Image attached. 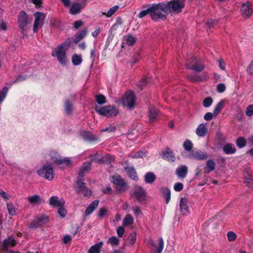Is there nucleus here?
<instances>
[{
	"label": "nucleus",
	"mask_w": 253,
	"mask_h": 253,
	"mask_svg": "<svg viewBox=\"0 0 253 253\" xmlns=\"http://www.w3.org/2000/svg\"><path fill=\"white\" fill-rule=\"evenodd\" d=\"M170 12V6L169 3L166 2L153 4L149 7V14L152 19L155 21L164 20L167 15Z\"/></svg>",
	"instance_id": "f257e3e1"
},
{
	"label": "nucleus",
	"mask_w": 253,
	"mask_h": 253,
	"mask_svg": "<svg viewBox=\"0 0 253 253\" xmlns=\"http://www.w3.org/2000/svg\"><path fill=\"white\" fill-rule=\"evenodd\" d=\"M72 40L69 38L65 41L58 44L52 51L51 55L56 58L58 62L62 65H65L68 60L66 52L70 48Z\"/></svg>",
	"instance_id": "f03ea898"
},
{
	"label": "nucleus",
	"mask_w": 253,
	"mask_h": 253,
	"mask_svg": "<svg viewBox=\"0 0 253 253\" xmlns=\"http://www.w3.org/2000/svg\"><path fill=\"white\" fill-rule=\"evenodd\" d=\"M95 111L99 115L106 117H113L119 114V110L114 105H106L95 107Z\"/></svg>",
	"instance_id": "7ed1b4c3"
},
{
	"label": "nucleus",
	"mask_w": 253,
	"mask_h": 253,
	"mask_svg": "<svg viewBox=\"0 0 253 253\" xmlns=\"http://www.w3.org/2000/svg\"><path fill=\"white\" fill-rule=\"evenodd\" d=\"M37 174L41 177L51 181L55 175V172L50 165H44L37 171Z\"/></svg>",
	"instance_id": "20e7f679"
},
{
	"label": "nucleus",
	"mask_w": 253,
	"mask_h": 253,
	"mask_svg": "<svg viewBox=\"0 0 253 253\" xmlns=\"http://www.w3.org/2000/svg\"><path fill=\"white\" fill-rule=\"evenodd\" d=\"M186 65L187 68L197 72L202 71L204 69L201 61L194 56H191L186 60Z\"/></svg>",
	"instance_id": "39448f33"
},
{
	"label": "nucleus",
	"mask_w": 253,
	"mask_h": 253,
	"mask_svg": "<svg viewBox=\"0 0 253 253\" xmlns=\"http://www.w3.org/2000/svg\"><path fill=\"white\" fill-rule=\"evenodd\" d=\"M131 196L139 202H143L147 199L146 192L145 189L139 186H136L131 192Z\"/></svg>",
	"instance_id": "423d86ee"
},
{
	"label": "nucleus",
	"mask_w": 253,
	"mask_h": 253,
	"mask_svg": "<svg viewBox=\"0 0 253 253\" xmlns=\"http://www.w3.org/2000/svg\"><path fill=\"white\" fill-rule=\"evenodd\" d=\"M123 105L129 109L133 108L135 102V97L132 91L126 93L121 100Z\"/></svg>",
	"instance_id": "0eeeda50"
},
{
	"label": "nucleus",
	"mask_w": 253,
	"mask_h": 253,
	"mask_svg": "<svg viewBox=\"0 0 253 253\" xmlns=\"http://www.w3.org/2000/svg\"><path fill=\"white\" fill-rule=\"evenodd\" d=\"M49 218L45 214H40L37 215L30 225V228H36L39 227L44 224L47 223Z\"/></svg>",
	"instance_id": "6e6552de"
},
{
	"label": "nucleus",
	"mask_w": 253,
	"mask_h": 253,
	"mask_svg": "<svg viewBox=\"0 0 253 253\" xmlns=\"http://www.w3.org/2000/svg\"><path fill=\"white\" fill-rule=\"evenodd\" d=\"M35 21L33 25V31L37 33L40 28H41L46 17L44 13L41 12H36L34 14Z\"/></svg>",
	"instance_id": "1a4fd4ad"
},
{
	"label": "nucleus",
	"mask_w": 253,
	"mask_h": 253,
	"mask_svg": "<svg viewBox=\"0 0 253 253\" xmlns=\"http://www.w3.org/2000/svg\"><path fill=\"white\" fill-rule=\"evenodd\" d=\"M111 181L116 186L117 191H125L127 189V186L124 179L119 175L113 176L112 177Z\"/></svg>",
	"instance_id": "9d476101"
},
{
	"label": "nucleus",
	"mask_w": 253,
	"mask_h": 253,
	"mask_svg": "<svg viewBox=\"0 0 253 253\" xmlns=\"http://www.w3.org/2000/svg\"><path fill=\"white\" fill-rule=\"evenodd\" d=\"M169 3L170 6V11L173 10L176 12H180L185 4V0H172L170 2H166Z\"/></svg>",
	"instance_id": "9b49d317"
},
{
	"label": "nucleus",
	"mask_w": 253,
	"mask_h": 253,
	"mask_svg": "<svg viewBox=\"0 0 253 253\" xmlns=\"http://www.w3.org/2000/svg\"><path fill=\"white\" fill-rule=\"evenodd\" d=\"M253 11V5L250 2H247L242 4L241 7V12L242 15L245 18H248L251 16Z\"/></svg>",
	"instance_id": "f8f14e48"
},
{
	"label": "nucleus",
	"mask_w": 253,
	"mask_h": 253,
	"mask_svg": "<svg viewBox=\"0 0 253 253\" xmlns=\"http://www.w3.org/2000/svg\"><path fill=\"white\" fill-rule=\"evenodd\" d=\"M188 158L197 160H204L208 158V155L207 153L197 150L193 151L187 156Z\"/></svg>",
	"instance_id": "ddd939ff"
},
{
	"label": "nucleus",
	"mask_w": 253,
	"mask_h": 253,
	"mask_svg": "<svg viewBox=\"0 0 253 253\" xmlns=\"http://www.w3.org/2000/svg\"><path fill=\"white\" fill-rule=\"evenodd\" d=\"M46 159L51 161L54 164L58 165L61 157L58 153L54 150L48 151L45 156Z\"/></svg>",
	"instance_id": "4468645a"
},
{
	"label": "nucleus",
	"mask_w": 253,
	"mask_h": 253,
	"mask_svg": "<svg viewBox=\"0 0 253 253\" xmlns=\"http://www.w3.org/2000/svg\"><path fill=\"white\" fill-rule=\"evenodd\" d=\"M18 22L20 29L23 31L26 30L28 21L27 15L25 12L22 11L20 12L18 16Z\"/></svg>",
	"instance_id": "2eb2a0df"
},
{
	"label": "nucleus",
	"mask_w": 253,
	"mask_h": 253,
	"mask_svg": "<svg viewBox=\"0 0 253 253\" xmlns=\"http://www.w3.org/2000/svg\"><path fill=\"white\" fill-rule=\"evenodd\" d=\"M180 211L183 215H186L189 214V208L188 206V201L185 198H181L179 203Z\"/></svg>",
	"instance_id": "dca6fc26"
},
{
	"label": "nucleus",
	"mask_w": 253,
	"mask_h": 253,
	"mask_svg": "<svg viewBox=\"0 0 253 253\" xmlns=\"http://www.w3.org/2000/svg\"><path fill=\"white\" fill-rule=\"evenodd\" d=\"M49 204L54 207H63L65 204V201L62 198H59L57 196H54L50 198Z\"/></svg>",
	"instance_id": "f3484780"
},
{
	"label": "nucleus",
	"mask_w": 253,
	"mask_h": 253,
	"mask_svg": "<svg viewBox=\"0 0 253 253\" xmlns=\"http://www.w3.org/2000/svg\"><path fill=\"white\" fill-rule=\"evenodd\" d=\"M85 5V3L83 2H75L71 6L70 12L72 14H76L80 12L81 10L83 8Z\"/></svg>",
	"instance_id": "a211bd4d"
},
{
	"label": "nucleus",
	"mask_w": 253,
	"mask_h": 253,
	"mask_svg": "<svg viewBox=\"0 0 253 253\" xmlns=\"http://www.w3.org/2000/svg\"><path fill=\"white\" fill-rule=\"evenodd\" d=\"M16 244V243L14 238L11 236L3 241L1 248L3 250H6L15 246Z\"/></svg>",
	"instance_id": "6ab92c4d"
},
{
	"label": "nucleus",
	"mask_w": 253,
	"mask_h": 253,
	"mask_svg": "<svg viewBox=\"0 0 253 253\" xmlns=\"http://www.w3.org/2000/svg\"><path fill=\"white\" fill-rule=\"evenodd\" d=\"M99 201L98 200H94L91 202L86 208L84 214L85 216L90 215L98 207Z\"/></svg>",
	"instance_id": "aec40b11"
},
{
	"label": "nucleus",
	"mask_w": 253,
	"mask_h": 253,
	"mask_svg": "<svg viewBox=\"0 0 253 253\" xmlns=\"http://www.w3.org/2000/svg\"><path fill=\"white\" fill-rule=\"evenodd\" d=\"M158 241L159 242V246L158 247L155 246L154 241L152 239L149 240L148 241V243L149 245L155 247L156 249L155 253H162L164 246V241L162 238H159Z\"/></svg>",
	"instance_id": "412c9836"
},
{
	"label": "nucleus",
	"mask_w": 253,
	"mask_h": 253,
	"mask_svg": "<svg viewBox=\"0 0 253 253\" xmlns=\"http://www.w3.org/2000/svg\"><path fill=\"white\" fill-rule=\"evenodd\" d=\"M8 213L11 215H16L19 212L18 206L11 203H7Z\"/></svg>",
	"instance_id": "4be33fe9"
},
{
	"label": "nucleus",
	"mask_w": 253,
	"mask_h": 253,
	"mask_svg": "<svg viewBox=\"0 0 253 253\" xmlns=\"http://www.w3.org/2000/svg\"><path fill=\"white\" fill-rule=\"evenodd\" d=\"M163 157L169 161L174 162L175 160L174 155L172 151L169 148L162 152Z\"/></svg>",
	"instance_id": "5701e85b"
},
{
	"label": "nucleus",
	"mask_w": 253,
	"mask_h": 253,
	"mask_svg": "<svg viewBox=\"0 0 253 253\" xmlns=\"http://www.w3.org/2000/svg\"><path fill=\"white\" fill-rule=\"evenodd\" d=\"M188 169L186 166L181 165L176 170V174L179 178H184L187 175Z\"/></svg>",
	"instance_id": "b1692460"
},
{
	"label": "nucleus",
	"mask_w": 253,
	"mask_h": 253,
	"mask_svg": "<svg viewBox=\"0 0 253 253\" xmlns=\"http://www.w3.org/2000/svg\"><path fill=\"white\" fill-rule=\"evenodd\" d=\"M74 100H71L67 99L64 103V109L66 113L68 115L71 114L73 111V102Z\"/></svg>",
	"instance_id": "393cba45"
},
{
	"label": "nucleus",
	"mask_w": 253,
	"mask_h": 253,
	"mask_svg": "<svg viewBox=\"0 0 253 253\" xmlns=\"http://www.w3.org/2000/svg\"><path fill=\"white\" fill-rule=\"evenodd\" d=\"M103 245L102 241L91 246L87 251V253H100Z\"/></svg>",
	"instance_id": "a878e982"
},
{
	"label": "nucleus",
	"mask_w": 253,
	"mask_h": 253,
	"mask_svg": "<svg viewBox=\"0 0 253 253\" xmlns=\"http://www.w3.org/2000/svg\"><path fill=\"white\" fill-rule=\"evenodd\" d=\"M208 132V129L203 124H200L196 129V134L200 137L205 136Z\"/></svg>",
	"instance_id": "bb28decb"
},
{
	"label": "nucleus",
	"mask_w": 253,
	"mask_h": 253,
	"mask_svg": "<svg viewBox=\"0 0 253 253\" xmlns=\"http://www.w3.org/2000/svg\"><path fill=\"white\" fill-rule=\"evenodd\" d=\"M126 171L128 176L134 180H137L138 177L135 169L133 167H128L125 168Z\"/></svg>",
	"instance_id": "cd10ccee"
},
{
	"label": "nucleus",
	"mask_w": 253,
	"mask_h": 253,
	"mask_svg": "<svg viewBox=\"0 0 253 253\" xmlns=\"http://www.w3.org/2000/svg\"><path fill=\"white\" fill-rule=\"evenodd\" d=\"M91 163L90 162H86L84 163L83 166L81 167L79 172V176L82 177L84 176L85 173L89 171L90 169Z\"/></svg>",
	"instance_id": "c85d7f7f"
},
{
	"label": "nucleus",
	"mask_w": 253,
	"mask_h": 253,
	"mask_svg": "<svg viewBox=\"0 0 253 253\" xmlns=\"http://www.w3.org/2000/svg\"><path fill=\"white\" fill-rule=\"evenodd\" d=\"M159 116V111L155 107H151L149 110V118L150 121L155 120Z\"/></svg>",
	"instance_id": "c756f323"
},
{
	"label": "nucleus",
	"mask_w": 253,
	"mask_h": 253,
	"mask_svg": "<svg viewBox=\"0 0 253 253\" xmlns=\"http://www.w3.org/2000/svg\"><path fill=\"white\" fill-rule=\"evenodd\" d=\"M223 150L226 154H232L235 153L236 148L233 144H227L223 147Z\"/></svg>",
	"instance_id": "7c9ffc66"
},
{
	"label": "nucleus",
	"mask_w": 253,
	"mask_h": 253,
	"mask_svg": "<svg viewBox=\"0 0 253 253\" xmlns=\"http://www.w3.org/2000/svg\"><path fill=\"white\" fill-rule=\"evenodd\" d=\"M123 41V44L126 43L129 46H131L135 42L136 38L131 35H127L124 37Z\"/></svg>",
	"instance_id": "2f4dec72"
},
{
	"label": "nucleus",
	"mask_w": 253,
	"mask_h": 253,
	"mask_svg": "<svg viewBox=\"0 0 253 253\" xmlns=\"http://www.w3.org/2000/svg\"><path fill=\"white\" fill-rule=\"evenodd\" d=\"M160 193L163 197L166 198V203L168 204L171 197L170 190L168 188L163 187L160 189Z\"/></svg>",
	"instance_id": "473e14b6"
},
{
	"label": "nucleus",
	"mask_w": 253,
	"mask_h": 253,
	"mask_svg": "<svg viewBox=\"0 0 253 253\" xmlns=\"http://www.w3.org/2000/svg\"><path fill=\"white\" fill-rule=\"evenodd\" d=\"M156 177L152 172H147L144 176V180L146 183L152 184L155 180Z\"/></svg>",
	"instance_id": "72a5a7b5"
},
{
	"label": "nucleus",
	"mask_w": 253,
	"mask_h": 253,
	"mask_svg": "<svg viewBox=\"0 0 253 253\" xmlns=\"http://www.w3.org/2000/svg\"><path fill=\"white\" fill-rule=\"evenodd\" d=\"M73 159H74V158L67 157L64 158L61 157L58 165H63L65 166H70L73 163Z\"/></svg>",
	"instance_id": "f704fd0d"
},
{
	"label": "nucleus",
	"mask_w": 253,
	"mask_h": 253,
	"mask_svg": "<svg viewBox=\"0 0 253 253\" xmlns=\"http://www.w3.org/2000/svg\"><path fill=\"white\" fill-rule=\"evenodd\" d=\"M81 136L85 140L88 141H93L95 139L94 136L87 131H81L80 132Z\"/></svg>",
	"instance_id": "c9c22d12"
},
{
	"label": "nucleus",
	"mask_w": 253,
	"mask_h": 253,
	"mask_svg": "<svg viewBox=\"0 0 253 253\" xmlns=\"http://www.w3.org/2000/svg\"><path fill=\"white\" fill-rule=\"evenodd\" d=\"M86 187L85 183L82 180H78L77 181V187L76 191L79 195L81 194L82 191Z\"/></svg>",
	"instance_id": "e433bc0d"
},
{
	"label": "nucleus",
	"mask_w": 253,
	"mask_h": 253,
	"mask_svg": "<svg viewBox=\"0 0 253 253\" xmlns=\"http://www.w3.org/2000/svg\"><path fill=\"white\" fill-rule=\"evenodd\" d=\"M215 167V164L213 159H210L207 161L206 170L207 173L213 171Z\"/></svg>",
	"instance_id": "4c0bfd02"
},
{
	"label": "nucleus",
	"mask_w": 253,
	"mask_h": 253,
	"mask_svg": "<svg viewBox=\"0 0 253 253\" xmlns=\"http://www.w3.org/2000/svg\"><path fill=\"white\" fill-rule=\"evenodd\" d=\"M82 57L80 54H74L72 57V62L74 65L78 66L80 65L82 62Z\"/></svg>",
	"instance_id": "58836bf2"
},
{
	"label": "nucleus",
	"mask_w": 253,
	"mask_h": 253,
	"mask_svg": "<svg viewBox=\"0 0 253 253\" xmlns=\"http://www.w3.org/2000/svg\"><path fill=\"white\" fill-rule=\"evenodd\" d=\"M87 31L86 30H83L81 31L74 38L73 42L74 43H78L84 39L86 35Z\"/></svg>",
	"instance_id": "ea45409f"
},
{
	"label": "nucleus",
	"mask_w": 253,
	"mask_h": 253,
	"mask_svg": "<svg viewBox=\"0 0 253 253\" xmlns=\"http://www.w3.org/2000/svg\"><path fill=\"white\" fill-rule=\"evenodd\" d=\"M134 219L132 216L129 214H126L123 221V225L125 226H126L132 224L133 223Z\"/></svg>",
	"instance_id": "a19ab883"
},
{
	"label": "nucleus",
	"mask_w": 253,
	"mask_h": 253,
	"mask_svg": "<svg viewBox=\"0 0 253 253\" xmlns=\"http://www.w3.org/2000/svg\"><path fill=\"white\" fill-rule=\"evenodd\" d=\"M29 202L32 204H35L38 203L44 202V201L41 199L40 196L38 195H35L28 197Z\"/></svg>",
	"instance_id": "79ce46f5"
},
{
	"label": "nucleus",
	"mask_w": 253,
	"mask_h": 253,
	"mask_svg": "<svg viewBox=\"0 0 253 253\" xmlns=\"http://www.w3.org/2000/svg\"><path fill=\"white\" fill-rule=\"evenodd\" d=\"M119 6L118 5H114L112 7L109 9V10L107 12H102V14L104 15H106L108 17H110L112 16L118 9Z\"/></svg>",
	"instance_id": "37998d69"
},
{
	"label": "nucleus",
	"mask_w": 253,
	"mask_h": 253,
	"mask_svg": "<svg viewBox=\"0 0 253 253\" xmlns=\"http://www.w3.org/2000/svg\"><path fill=\"white\" fill-rule=\"evenodd\" d=\"M244 182L247 184V185L249 187H253V178L252 176L248 173L247 175H244Z\"/></svg>",
	"instance_id": "c03bdc74"
},
{
	"label": "nucleus",
	"mask_w": 253,
	"mask_h": 253,
	"mask_svg": "<svg viewBox=\"0 0 253 253\" xmlns=\"http://www.w3.org/2000/svg\"><path fill=\"white\" fill-rule=\"evenodd\" d=\"M120 240L116 236L110 237L107 241V244H110L112 247L117 246L119 244Z\"/></svg>",
	"instance_id": "a18cd8bd"
},
{
	"label": "nucleus",
	"mask_w": 253,
	"mask_h": 253,
	"mask_svg": "<svg viewBox=\"0 0 253 253\" xmlns=\"http://www.w3.org/2000/svg\"><path fill=\"white\" fill-rule=\"evenodd\" d=\"M224 105V101L223 100L219 101L216 105L215 106L214 110H213V115L216 116L221 111L222 108L223 107Z\"/></svg>",
	"instance_id": "49530a36"
},
{
	"label": "nucleus",
	"mask_w": 253,
	"mask_h": 253,
	"mask_svg": "<svg viewBox=\"0 0 253 253\" xmlns=\"http://www.w3.org/2000/svg\"><path fill=\"white\" fill-rule=\"evenodd\" d=\"M236 145L239 148L244 147L246 145V140L243 137H240L236 140Z\"/></svg>",
	"instance_id": "de8ad7c7"
},
{
	"label": "nucleus",
	"mask_w": 253,
	"mask_h": 253,
	"mask_svg": "<svg viewBox=\"0 0 253 253\" xmlns=\"http://www.w3.org/2000/svg\"><path fill=\"white\" fill-rule=\"evenodd\" d=\"M8 90V87L5 86L0 91V103L2 102L4 100L7 95Z\"/></svg>",
	"instance_id": "09e8293b"
},
{
	"label": "nucleus",
	"mask_w": 253,
	"mask_h": 253,
	"mask_svg": "<svg viewBox=\"0 0 253 253\" xmlns=\"http://www.w3.org/2000/svg\"><path fill=\"white\" fill-rule=\"evenodd\" d=\"M184 150L187 152H189L193 148V144L190 140H186L183 145Z\"/></svg>",
	"instance_id": "8fccbe9b"
},
{
	"label": "nucleus",
	"mask_w": 253,
	"mask_h": 253,
	"mask_svg": "<svg viewBox=\"0 0 253 253\" xmlns=\"http://www.w3.org/2000/svg\"><path fill=\"white\" fill-rule=\"evenodd\" d=\"M114 160V157L109 155H106L102 157L101 163L109 164Z\"/></svg>",
	"instance_id": "3c124183"
},
{
	"label": "nucleus",
	"mask_w": 253,
	"mask_h": 253,
	"mask_svg": "<svg viewBox=\"0 0 253 253\" xmlns=\"http://www.w3.org/2000/svg\"><path fill=\"white\" fill-rule=\"evenodd\" d=\"M96 101L100 105H102L106 102V98L102 94H99L96 96Z\"/></svg>",
	"instance_id": "603ef678"
},
{
	"label": "nucleus",
	"mask_w": 253,
	"mask_h": 253,
	"mask_svg": "<svg viewBox=\"0 0 253 253\" xmlns=\"http://www.w3.org/2000/svg\"><path fill=\"white\" fill-rule=\"evenodd\" d=\"M213 102L212 99L211 97H207L206 98H205L203 100V106L206 107L208 108L211 106Z\"/></svg>",
	"instance_id": "864d4df0"
},
{
	"label": "nucleus",
	"mask_w": 253,
	"mask_h": 253,
	"mask_svg": "<svg viewBox=\"0 0 253 253\" xmlns=\"http://www.w3.org/2000/svg\"><path fill=\"white\" fill-rule=\"evenodd\" d=\"M189 79L192 81V82H197L202 80H205L208 79V76L207 75H204V77L203 78L200 77L199 76H189Z\"/></svg>",
	"instance_id": "5fc2aeb1"
},
{
	"label": "nucleus",
	"mask_w": 253,
	"mask_h": 253,
	"mask_svg": "<svg viewBox=\"0 0 253 253\" xmlns=\"http://www.w3.org/2000/svg\"><path fill=\"white\" fill-rule=\"evenodd\" d=\"M146 156V151L141 150L138 151L136 154L131 156L132 158H140Z\"/></svg>",
	"instance_id": "6e6d98bb"
},
{
	"label": "nucleus",
	"mask_w": 253,
	"mask_h": 253,
	"mask_svg": "<svg viewBox=\"0 0 253 253\" xmlns=\"http://www.w3.org/2000/svg\"><path fill=\"white\" fill-rule=\"evenodd\" d=\"M108 212L107 209L106 208H102L98 212V217L102 218L107 214Z\"/></svg>",
	"instance_id": "4d7b16f0"
},
{
	"label": "nucleus",
	"mask_w": 253,
	"mask_h": 253,
	"mask_svg": "<svg viewBox=\"0 0 253 253\" xmlns=\"http://www.w3.org/2000/svg\"><path fill=\"white\" fill-rule=\"evenodd\" d=\"M228 240L229 241H234L237 237L236 234L233 231H229L227 234Z\"/></svg>",
	"instance_id": "13d9d810"
},
{
	"label": "nucleus",
	"mask_w": 253,
	"mask_h": 253,
	"mask_svg": "<svg viewBox=\"0 0 253 253\" xmlns=\"http://www.w3.org/2000/svg\"><path fill=\"white\" fill-rule=\"evenodd\" d=\"M246 114L248 117L253 115V105H250L246 110Z\"/></svg>",
	"instance_id": "bf43d9fd"
},
{
	"label": "nucleus",
	"mask_w": 253,
	"mask_h": 253,
	"mask_svg": "<svg viewBox=\"0 0 253 253\" xmlns=\"http://www.w3.org/2000/svg\"><path fill=\"white\" fill-rule=\"evenodd\" d=\"M58 213L62 217H64L66 215L67 211L63 206L58 207Z\"/></svg>",
	"instance_id": "052dcab7"
},
{
	"label": "nucleus",
	"mask_w": 253,
	"mask_h": 253,
	"mask_svg": "<svg viewBox=\"0 0 253 253\" xmlns=\"http://www.w3.org/2000/svg\"><path fill=\"white\" fill-rule=\"evenodd\" d=\"M183 188V185L182 183L177 182L174 185V189L175 191L179 192Z\"/></svg>",
	"instance_id": "680f3d73"
},
{
	"label": "nucleus",
	"mask_w": 253,
	"mask_h": 253,
	"mask_svg": "<svg viewBox=\"0 0 253 253\" xmlns=\"http://www.w3.org/2000/svg\"><path fill=\"white\" fill-rule=\"evenodd\" d=\"M91 161L101 163L102 157L99 154L96 153L92 156Z\"/></svg>",
	"instance_id": "e2e57ef3"
},
{
	"label": "nucleus",
	"mask_w": 253,
	"mask_h": 253,
	"mask_svg": "<svg viewBox=\"0 0 253 253\" xmlns=\"http://www.w3.org/2000/svg\"><path fill=\"white\" fill-rule=\"evenodd\" d=\"M83 194L84 197H89L92 194L91 190L85 187L84 189L82 191L81 194Z\"/></svg>",
	"instance_id": "0e129e2a"
},
{
	"label": "nucleus",
	"mask_w": 253,
	"mask_h": 253,
	"mask_svg": "<svg viewBox=\"0 0 253 253\" xmlns=\"http://www.w3.org/2000/svg\"><path fill=\"white\" fill-rule=\"evenodd\" d=\"M226 89L225 85L224 84L220 83L217 86V91L218 92L221 93L225 91Z\"/></svg>",
	"instance_id": "69168bd1"
},
{
	"label": "nucleus",
	"mask_w": 253,
	"mask_h": 253,
	"mask_svg": "<svg viewBox=\"0 0 253 253\" xmlns=\"http://www.w3.org/2000/svg\"><path fill=\"white\" fill-rule=\"evenodd\" d=\"M247 72L250 75H253V60L250 63L247 68Z\"/></svg>",
	"instance_id": "338daca9"
},
{
	"label": "nucleus",
	"mask_w": 253,
	"mask_h": 253,
	"mask_svg": "<svg viewBox=\"0 0 253 253\" xmlns=\"http://www.w3.org/2000/svg\"><path fill=\"white\" fill-rule=\"evenodd\" d=\"M136 239V237L135 234H130L128 238V240L131 245L135 243Z\"/></svg>",
	"instance_id": "774afa93"
}]
</instances>
